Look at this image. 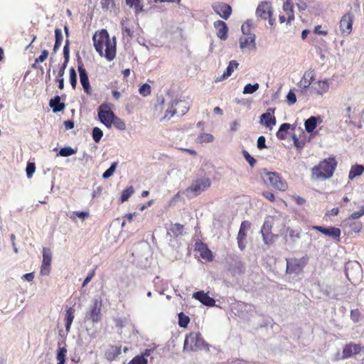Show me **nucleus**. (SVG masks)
Wrapping results in <instances>:
<instances>
[{
	"instance_id": "4",
	"label": "nucleus",
	"mask_w": 364,
	"mask_h": 364,
	"mask_svg": "<svg viewBox=\"0 0 364 364\" xmlns=\"http://www.w3.org/2000/svg\"><path fill=\"white\" fill-rule=\"evenodd\" d=\"M189 109L188 103L185 100H173L171 101L165 112L164 119H170L174 115L183 116Z\"/></svg>"
},
{
	"instance_id": "32",
	"label": "nucleus",
	"mask_w": 364,
	"mask_h": 364,
	"mask_svg": "<svg viewBox=\"0 0 364 364\" xmlns=\"http://www.w3.org/2000/svg\"><path fill=\"white\" fill-rule=\"evenodd\" d=\"M75 310L70 307L66 311L65 315V330L68 333L70 330L72 323L74 319Z\"/></svg>"
},
{
	"instance_id": "36",
	"label": "nucleus",
	"mask_w": 364,
	"mask_h": 364,
	"mask_svg": "<svg viewBox=\"0 0 364 364\" xmlns=\"http://www.w3.org/2000/svg\"><path fill=\"white\" fill-rule=\"evenodd\" d=\"M289 230V240L291 243H295L300 238V232L299 230L288 229Z\"/></svg>"
},
{
	"instance_id": "6",
	"label": "nucleus",
	"mask_w": 364,
	"mask_h": 364,
	"mask_svg": "<svg viewBox=\"0 0 364 364\" xmlns=\"http://www.w3.org/2000/svg\"><path fill=\"white\" fill-rule=\"evenodd\" d=\"M286 272L289 274H299L302 272L304 267L307 264L309 257L305 255L301 258H289L287 259Z\"/></svg>"
},
{
	"instance_id": "54",
	"label": "nucleus",
	"mask_w": 364,
	"mask_h": 364,
	"mask_svg": "<svg viewBox=\"0 0 364 364\" xmlns=\"http://www.w3.org/2000/svg\"><path fill=\"white\" fill-rule=\"evenodd\" d=\"M55 43L62 44L63 36L62 33V31L60 28H56L55 30Z\"/></svg>"
},
{
	"instance_id": "42",
	"label": "nucleus",
	"mask_w": 364,
	"mask_h": 364,
	"mask_svg": "<svg viewBox=\"0 0 364 364\" xmlns=\"http://www.w3.org/2000/svg\"><path fill=\"white\" fill-rule=\"evenodd\" d=\"M117 165H118V163H117V162H116V161H115V162H113V163L111 164L110 167H109L108 169H107V170L103 173V174H102V178H103L104 179H107V178H109L110 176H112L113 175L114 172L115 171V169H116V168H117Z\"/></svg>"
},
{
	"instance_id": "16",
	"label": "nucleus",
	"mask_w": 364,
	"mask_h": 364,
	"mask_svg": "<svg viewBox=\"0 0 364 364\" xmlns=\"http://www.w3.org/2000/svg\"><path fill=\"white\" fill-rule=\"evenodd\" d=\"M275 111V108H268L265 113L260 116V124L267 127L272 128V126L276 124V118L272 116Z\"/></svg>"
},
{
	"instance_id": "33",
	"label": "nucleus",
	"mask_w": 364,
	"mask_h": 364,
	"mask_svg": "<svg viewBox=\"0 0 364 364\" xmlns=\"http://www.w3.org/2000/svg\"><path fill=\"white\" fill-rule=\"evenodd\" d=\"M318 95H323L329 89V84L327 80H320L317 82L314 87Z\"/></svg>"
},
{
	"instance_id": "17",
	"label": "nucleus",
	"mask_w": 364,
	"mask_h": 364,
	"mask_svg": "<svg viewBox=\"0 0 364 364\" xmlns=\"http://www.w3.org/2000/svg\"><path fill=\"white\" fill-rule=\"evenodd\" d=\"M193 298L198 300L203 305L207 306H214L215 305V301L213 298L210 297L207 293L203 291H198L193 294Z\"/></svg>"
},
{
	"instance_id": "29",
	"label": "nucleus",
	"mask_w": 364,
	"mask_h": 364,
	"mask_svg": "<svg viewBox=\"0 0 364 364\" xmlns=\"http://www.w3.org/2000/svg\"><path fill=\"white\" fill-rule=\"evenodd\" d=\"M255 27V22L252 19L247 20L241 26V31L244 36H248L255 35L252 33V28Z\"/></svg>"
},
{
	"instance_id": "50",
	"label": "nucleus",
	"mask_w": 364,
	"mask_h": 364,
	"mask_svg": "<svg viewBox=\"0 0 364 364\" xmlns=\"http://www.w3.org/2000/svg\"><path fill=\"white\" fill-rule=\"evenodd\" d=\"M128 364H147V359L142 355H136Z\"/></svg>"
},
{
	"instance_id": "59",
	"label": "nucleus",
	"mask_w": 364,
	"mask_h": 364,
	"mask_svg": "<svg viewBox=\"0 0 364 364\" xmlns=\"http://www.w3.org/2000/svg\"><path fill=\"white\" fill-rule=\"evenodd\" d=\"M48 55V51L47 50H43L41 52V54L38 58H37L35 60L36 63H43Z\"/></svg>"
},
{
	"instance_id": "22",
	"label": "nucleus",
	"mask_w": 364,
	"mask_h": 364,
	"mask_svg": "<svg viewBox=\"0 0 364 364\" xmlns=\"http://www.w3.org/2000/svg\"><path fill=\"white\" fill-rule=\"evenodd\" d=\"M215 11L223 19L227 20L231 13L232 8L229 4H222L214 7Z\"/></svg>"
},
{
	"instance_id": "23",
	"label": "nucleus",
	"mask_w": 364,
	"mask_h": 364,
	"mask_svg": "<svg viewBox=\"0 0 364 364\" xmlns=\"http://www.w3.org/2000/svg\"><path fill=\"white\" fill-rule=\"evenodd\" d=\"M70 41L68 39L65 41V44L63 47V56H64V63H63L60 69L58 71V76L62 77L64 75L65 70L67 67L68 63L70 59V49H69Z\"/></svg>"
},
{
	"instance_id": "45",
	"label": "nucleus",
	"mask_w": 364,
	"mask_h": 364,
	"mask_svg": "<svg viewBox=\"0 0 364 364\" xmlns=\"http://www.w3.org/2000/svg\"><path fill=\"white\" fill-rule=\"evenodd\" d=\"M67 350L65 348H60L57 353V360H58V364H64L65 360Z\"/></svg>"
},
{
	"instance_id": "31",
	"label": "nucleus",
	"mask_w": 364,
	"mask_h": 364,
	"mask_svg": "<svg viewBox=\"0 0 364 364\" xmlns=\"http://www.w3.org/2000/svg\"><path fill=\"white\" fill-rule=\"evenodd\" d=\"M198 249L200 252V257L208 261L213 259V255L211 251L203 244L198 245Z\"/></svg>"
},
{
	"instance_id": "7",
	"label": "nucleus",
	"mask_w": 364,
	"mask_h": 364,
	"mask_svg": "<svg viewBox=\"0 0 364 364\" xmlns=\"http://www.w3.org/2000/svg\"><path fill=\"white\" fill-rule=\"evenodd\" d=\"M102 301L97 298L92 300V304L87 311L85 320L92 321L93 323H98L102 318Z\"/></svg>"
},
{
	"instance_id": "13",
	"label": "nucleus",
	"mask_w": 364,
	"mask_h": 364,
	"mask_svg": "<svg viewBox=\"0 0 364 364\" xmlns=\"http://www.w3.org/2000/svg\"><path fill=\"white\" fill-rule=\"evenodd\" d=\"M361 351L364 353V346L350 342L346 344L343 348L341 359H348L354 355L358 354Z\"/></svg>"
},
{
	"instance_id": "25",
	"label": "nucleus",
	"mask_w": 364,
	"mask_h": 364,
	"mask_svg": "<svg viewBox=\"0 0 364 364\" xmlns=\"http://www.w3.org/2000/svg\"><path fill=\"white\" fill-rule=\"evenodd\" d=\"M320 117L312 116L307 119L304 122L305 129L308 133L312 132L316 127L318 122H321Z\"/></svg>"
},
{
	"instance_id": "60",
	"label": "nucleus",
	"mask_w": 364,
	"mask_h": 364,
	"mask_svg": "<svg viewBox=\"0 0 364 364\" xmlns=\"http://www.w3.org/2000/svg\"><path fill=\"white\" fill-rule=\"evenodd\" d=\"M283 9L285 12H287V14H289V13H292L293 10H292V5L290 2L289 0H287L284 5H283Z\"/></svg>"
},
{
	"instance_id": "38",
	"label": "nucleus",
	"mask_w": 364,
	"mask_h": 364,
	"mask_svg": "<svg viewBox=\"0 0 364 364\" xmlns=\"http://www.w3.org/2000/svg\"><path fill=\"white\" fill-rule=\"evenodd\" d=\"M134 193V188L132 186H129V188L124 189L121 196V203H124L127 201Z\"/></svg>"
},
{
	"instance_id": "3",
	"label": "nucleus",
	"mask_w": 364,
	"mask_h": 364,
	"mask_svg": "<svg viewBox=\"0 0 364 364\" xmlns=\"http://www.w3.org/2000/svg\"><path fill=\"white\" fill-rule=\"evenodd\" d=\"M337 162L333 158H328L320 162L318 166L312 168V176L316 179L331 178L336 169Z\"/></svg>"
},
{
	"instance_id": "21",
	"label": "nucleus",
	"mask_w": 364,
	"mask_h": 364,
	"mask_svg": "<svg viewBox=\"0 0 364 364\" xmlns=\"http://www.w3.org/2000/svg\"><path fill=\"white\" fill-rule=\"evenodd\" d=\"M214 27L215 28L217 36L221 40H226L228 38V26L227 24L220 20L216 21L214 23Z\"/></svg>"
},
{
	"instance_id": "19",
	"label": "nucleus",
	"mask_w": 364,
	"mask_h": 364,
	"mask_svg": "<svg viewBox=\"0 0 364 364\" xmlns=\"http://www.w3.org/2000/svg\"><path fill=\"white\" fill-rule=\"evenodd\" d=\"M353 19L350 14H345L341 19L340 28L343 33L348 35L352 31Z\"/></svg>"
},
{
	"instance_id": "30",
	"label": "nucleus",
	"mask_w": 364,
	"mask_h": 364,
	"mask_svg": "<svg viewBox=\"0 0 364 364\" xmlns=\"http://www.w3.org/2000/svg\"><path fill=\"white\" fill-rule=\"evenodd\" d=\"M364 172V166L363 165L352 166L348 174V178L353 180L354 178L362 175Z\"/></svg>"
},
{
	"instance_id": "18",
	"label": "nucleus",
	"mask_w": 364,
	"mask_h": 364,
	"mask_svg": "<svg viewBox=\"0 0 364 364\" xmlns=\"http://www.w3.org/2000/svg\"><path fill=\"white\" fill-rule=\"evenodd\" d=\"M315 71L314 70H309L304 73L298 85L301 89L308 88L311 82L314 80Z\"/></svg>"
},
{
	"instance_id": "39",
	"label": "nucleus",
	"mask_w": 364,
	"mask_h": 364,
	"mask_svg": "<svg viewBox=\"0 0 364 364\" xmlns=\"http://www.w3.org/2000/svg\"><path fill=\"white\" fill-rule=\"evenodd\" d=\"M178 316V325L181 327L186 328L190 321L189 317L188 316H186V314H184L183 312L179 313Z\"/></svg>"
},
{
	"instance_id": "51",
	"label": "nucleus",
	"mask_w": 364,
	"mask_h": 364,
	"mask_svg": "<svg viewBox=\"0 0 364 364\" xmlns=\"http://www.w3.org/2000/svg\"><path fill=\"white\" fill-rule=\"evenodd\" d=\"M350 228L352 231L359 232L363 228V225L359 221H355L350 223Z\"/></svg>"
},
{
	"instance_id": "14",
	"label": "nucleus",
	"mask_w": 364,
	"mask_h": 364,
	"mask_svg": "<svg viewBox=\"0 0 364 364\" xmlns=\"http://www.w3.org/2000/svg\"><path fill=\"white\" fill-rule=\"evenodd\" d=\"M255 14L262 19H267L268 16L273 14L271 4L267 1L261 2L257 6Z\"/></svg>"
},
{
	"instance_id": "57",
	"label": "nucleus",
	"mask_w": 364,
	"mask_h": 364,
	"mask_svg": "<svg viewBox=\"0 0 364 364\" xmlns=\"http://www.w3.org/2000/svg\"><path fill=\"white\" fill-rule=\"evenodd\" d=\"M292 139H293L294 146L297 149H301L304 146L305 142L304 141L299 140V139L297 138V136L296 135H293Z\"/></svg>"
},
{
	"instance_id": "9",
	"label": "nucleus",
	"mask_w": 364,
	"mask_h": 364,
	"mask_svg": "<svg viewBox=\"0 0 364 364\" xmlns=\"http://www.w3.org/2000/svg\"><path fill=\"white\" fill-rule=\"evenodd\" d=\"M211 181L208 177H202L193 181L192 184L189 186L186 191L191 192L194 196L200 194L210 186Z\"/></svg>"
},
{
	"instance_id": "1",
	"label": "nucleus",
	"mask_w": 364,
	"mask_h": 364,
	"mask_svg": "<svg viewBox=\"0 0 364 364\" xmlns=\"http://www.w3.org/2000/svg\"><path fill=\"white\" fill-rule=\"evenodd\" d=\"M286 227V218L281 214L269 215L265 218L260 230L264 244L272 245L274 238L282 233Z\"/></svg>"
},
{
	"instance_id": "35",
	"label": "nucleus",
	"mask_w": 364,
	"mask_h": 364,
	"mask_svg": "<svg viewBox=\"0 0 364 364\" xmlns=\"http://www.w3.org/2000/svg\"><path fill=\"white\" fill-rule=\"evenodd\" d=\"M77 152L76 149H73L70 146H66L60 149L57 156L68 157L72 156Z\"/></svg>"
},
{
	"instance_id": "55",
	"label": "nucleus",
	"mask_w": 364,
	"mask_h": 364,
	"mask_svg": "<svg viewBox=\"0 0 364 364\" xmlns=\"http://www.w3.org/2000/svg\"><path fill=\"white\" fill-rule=\"evenodd\" d=\"M364 215V208L362 207L360 210L353 212L348 218L349 220H356Z\"/></svg>"
},
{
	"instance_id": "12",
	"label": "nucleus",
	"mask_w": 364,
	"mask_h": 364,
	"mask_svg": "<svg viewBox=\"0 0 364 364\" xmlns=\"http://www.w3.org/2000/svg\"><path fill=\"white\" fill-rule=\"evenodd\" d=\"M77 70L79 72L80 83L83 87L84 91L87 95H91L92 89L90 85L88 75L80 58H78Z\"/></svg>"
},
{
	"instance_id": "49",
	"label": "nucleus",
	"mask_w": 364,
	"mask_h": 364,
	"mask_svg": "<svg viewBox=\"0 0 364 364\" xmlns=\"http://www.w3.org/2000/svg\"><path fill=\"white\" fill-rule=\"evenodd\" d=\"M139 92L142 96L146 97L151 93V86L144 83L140 87Z\"/></svg>"
},
{
	"instance_id": "40",
	"label": "nucleus",
	"mask_w": 364,
	"mask_h": 364,
	"mask_svg": "<svg viewBox=\"0 0 364 364\" xmlns=\"http://www.w3.org/2000/svg\"><path fill=\"white\" fill-rule=\"evenodd\" d=\"M126 3L129 6L134 8L136 13L143 9L142 6L140 5V0H126Z\"/></svg>"
},
{
	"instance_id": "43",
	"label": "nucleus",
	"mask_w": 364,
	"mask_h": 364,
	"mask_svg": "<svg viewBox=\"0 0 364 364\" xmlns=\"http://www.w3.org/2000/svg\"><path fill=\"white\" fill-rule=\"evenodd\" d=\"M92 136L93 140L96 143H98L103 136V132L99 127H94L92 129Z\"/></svg>"
},
{
	"instance_id": "2",
	"label": "nucleus",
	"mask_w": 364,
	"mask_h": 364,
	"mask_svg": "<svg viewBox=\"0 0 364 364\" xmlns=\"http://www.w3.org/2000/svg\"><path fill=\"white\" fill-rule=\"evenodd\" d=\"M94 47L100 56H105L107 60H112L116 56V38L110 39L105 29L95 33L92 37Z\"/></svg>"
},
{
	"instance_id": "28",
	"label": "nucleus",
	"mask_w": 364,
	"mask_h": 364,
	"mask_svg": "<svg viewBox=\"0 0 364 364\" xmlns=\"http://www.w3.org/2000/svg\"><path fill=\"white\" fill-rule=\"evenodd\" d=\"M250 227H251V223L250 222H248L247 220L242 222L240 227L237 240H244L247 237L246 232L250 228Z\"/></svg>"
},
{
	"instance_id": "20",
	"label": "nucleus",
	"mask_w": 364,
	"mask_h": 364,
	"mask_svg": "<svg viewBox=\"0 0 364 364\" xmlns=\"http://www.w3.org/2000/svg\"><path fill=\"white\" fill-rule=\"evenodd\" d=\"M255 35H250L248 36L240 37V48L243 50L245 48L254 49L256 48L255 43Z\"/></svg>"
},
{
	"instance_id": "15",
	"label": "nucleus",
	"mask_w": 364,
	"mask_h": 364,
	"mask_svg": "<svg viewBox=\"0 0 364 364\" xmlns=\"http://www.w3.org/2000/svg\"><path fill=\"white\" fill-rule=\"evenodd\" d=\"M313 229L316 230L325 235L331 237L333 240L338 241L341 236V230L336 227L324 228L322 226H314Z\"/></svg>"
},
{
	"instance_id": "44",
	"label": "nucleus",
	"mask_w": 364,
	"mask_h": 364,
	"mask_svg": "<svg viewBox=\"0 0 364 364\" xmlns=\"http://www.w3.org/2000/svg\"><path fill=\"white\" fill-rule=\"evenodd\" d=\"M259 84L255 83L254 85L247 84L243 89L244 94H252L255 92L259 89Z\"/></svg>"
},
{
	"instance_id": "53",
	"label": "nucleus",
	"mask_w": 364,
	"mask_h": 364,
	"mask_svg": "<svg viewBox=\"0 0 364 364\" xmlns=\"http://www.w3.org/2000/svg\"><path fill=\"white\" fill-rule=\"evenodd\" d=\"M36 171V166L33 163H28L26 168L28 178H31Z\"/></svg>"
},
{
	"instance_id": "5",
	"label": "nucleus",
	"mask_w": 364,
	"mask_h": 364,
	"mask_svg": "<svg viewBox=\"0 0 364 364\" xmlns=\"http://www.w3.org/2000/svg\"><path fill=\"white\" fill-rule=\"evenodd\" d=\"M205 342L198 332H191L186 336L183 345L185 350L197 351L204 348Z\"/></svg>"
},
{
	"instance_id": "37",
	"label": "nucleus",
	"mask_w": 364,
	"mask_h": 364,
	"mask_svg": "<svg viewBox=\"0 0 364 364\" xmlns=\"http://www.w3.org/2000/svg\"><path fill=\"white\" fill-rule=\"evenodd\" d=\"M214 139L213 136L211 134L208 133H202L200 134L196 139L197 143H204V142H212Z\"/></svg>"
},
{
	"instance_id": "61",
	"label": "nucleus",
	"mask_w": 364,
	"mask_h": 364,
	"mask_svg": "<svg viewBox=\"0 0 364 364\" xmlns=\"http://www.w3.org/2000/svg\"><path fill=\"white\" fill-rule=\"evenodd\" d=\"M95 275V270H92L91 272H90L85 279H84V282L82 283V287H85L92 279V277Z\"/></svg>"
},
{
	"instance_id": "27",
	"label": "nucleus",
	"mask_w": 364,
	"mask_h": 364,
	"mask_svg": "<svg viewBox=\"0 0 364 364\" xmlns=\"http://www.w3.org/2000/svg\"><path fill=\"white\" fill-rule=\"evenodd\" d=\"M121 353V346H111L105 352L108 360H114Z\"/></svg>"
},
{
	"instance_id": "34",
	"label": "nucleus",
	"mask_w": 364,
	"mask_h": 364,
	"mask_svg": "<svg viewBox=\"0 0 364 364\" xmlns=\"http://www.w3.org/2000/svg\"><path fill=\"white\" fill-rule=\"evenodd\" d=\"M291 125L289 123H283L281 124L276 135L279 139H285L287 137V132L291 128Z\"/></svg>"
},
{
	"instance_id": "64",
	"label": "nucleus",
	"mask_w": 364,
	"mask_h": 364,
	"mask_svg": "<svg viewBox=\"0 0 364 364\" xmlns=\"http://www.w3.org/2000/svg\"><path fill=\"white\" fill-rule=\"evenodd\" d=\"M240 122L237 120L232 122L231 124H230V130L232 132H235L238 129L239 127H240Z\"/></svg>"
},
{
	"instance_id": "58",
	"label": "nucleus",
	"mask_w": 364,
	"mask_h": 364,
	"mask_svg": "<svg viewBox=\"0 0 364 364\" xmlns=\"http://www.w3.org/2000/svg\"><path fill=\"white\" fill-rule=\"evenodd\" d=\"M266 139L264 136H259L257 139V146L259 149H262L266 147Z\"/></svg>"
},
{
	"instance_id": "41",
	"label": "nucleus",
	"mask_w": 364,
	"mask_h": 364,
	"mask_svg": "<svg viewBox=\"0 0 364 364\" xmlns=\"http://www.w3.org/2000/svg\"><path fill=\"white\" fill-rule=\"evenodd\" d=\"M183 230V225L179 223H175L171 225L169 231L171 232L176 237L182 234Z\"/></svg>"
},
{
	"instance_id": "26",
	"label": "nucleus",
	"mask_w": 364,
	"mask_h": 364,
	"mask_svg": "<svg viewBox=\"0 0 364 364\" xmlns=\"http://www.w3.org/2000/svg\"><path fill=\"white\" fill-rule=\"evenodd\" d=\"M50 107L53 109V112H61L65 109V104L60 102V97L56 95L49 102Z\"/></svg>"
},
{
	"instance_id": "8",
	"label": "nucleus",
	"mask_w": 364,
	"mask_h": 364,
	"mask_svg": "<svg viewBox=\"0 0 364 364\" xmlns=\"http://www.w3.org/2000/svg\"><path fill=\"white\" fill-rule=\"evenodd\" d=\"M262 178L266 184L270 185L279 191H284L287 188V183L282 181L278 173L275 172H264Z\"/></svg>"
},
{
	"instance_id": "47",
	"label": "nucleus",
	"mask_w": 364,
	"mask_h": 364,
	"mask_svg": "<svg viewBox=\"0 0 364 364\" xmlns=\"http://www.w3.org/2000/svg\"><path fill=\"white\" fill-rule=\"evenodd\" d=\"M112 124L119 130H124L126 129L125 123L120 118L115 116L113 119Z\"/></svg>"
},
{
	"instance_id": "48",
	"label": "nucleus",
	"mask_w": 364,
	"mask_h": 364,
	"mask_svg": "<svg viewBox=\"0 0 364 364\" xmlns=\"http://www.w3.org/2000/svg\"><path fill=\"white\" fill-rule=\"evenodd\" d=\"M70 82L73 89H75L77 85V73L73 68L70 69Z\"/></svg>"
},
{
	"instance_id": "62",
	"label": "nucleus",
	"mask_w": 364,
	"mask_h": 364,
	"mask_svg": "<svg viewBox=\"0 0 364 364\" xmlns=\"http://www.w3.org/2000/svg\"><path fill=\"white\" fill-rule=\"evenodd\" d=\"M73 213L74 215L82 219H85V218H87L89 216V213L85 211H75Z\"/></svg>"
},
{
	"instance_id": "10",
	"label": "nucleus",
	"mask_w": 364,
	"mask_h": 364,
	"mask_svg": "<svg viewBox=\"0 0 364 364\" xmlns=\"http://www.w3.org/2000/svg\"><path fill=\"white\" fill-rule=\"evenodd\" d=\"M98 117L102 123L107 127H111L115 114L111 111L107 104L103 103L98 109Z\"/></svg>"
},
{
	"instance_id": "24",
	"label": "nucleus",
	"mask_w": 364,
	"mask_h": 364,
	"mask_svg": "<svg viewBox=\"0 0 364 364\" xmlns=\"http://www.w3.org/2000/svg\"><path fill=\"white\" fill-rule=\"evenodd\" d=\"M239 63L236 60H231L229 63L226 70L220 77L215 79V82H220L230 77L235 69L237 68Z\"/></svg>"
},
{
	"instance_id": "52",
	"label": "nucleus",
	"mask_w": 364,
	"mask_h": 364,
	"mask_svg": "<svg viewBox=\"0 0 364 364\" xmlns=\"http://www.w3.org/2000/svg\"><path fill=\"white\" fill-rule=\"evenodd\" d=\"M243 156L250 166L253 167L256 164V160L247 151H243Z\"/></svg>"
},
{
	"instance_id": "56",
	"label": "nucleus",
	"mask_w": 364,
	"mask_h": 364,
	"mask_svg": "<svg viewBox=\"0 0 364 364\" xmlns=\"http://www.w3.org/2000/svg\"><path fill=\"white\" fill-rule=\"evenodd\" d=\"M287 102L289 105H293L296 101V97L294 92L290 90L287 96Z\"/></svg>"
},
{
	"instance_id": "63",
	"label": "nucleus",
	"mask_w": 364,
	"mask_h": 364,
	"mask_svg": "<svg viewBox=\"0 0 364 364\" xmlns=\"http://www.w3.org/2000/svg\"><path fill=\"white\" fill-rule=\"evenodd\" d=\"M22 279L28 282H32L34 279V273H26L23 275Z\"/></svg>"
},
{
	"instance_id": "11",
	"label": "nucleus",
	"mask_w": 364,
	"mask_h": 364,
	"mask_svg": "<svg viewBox=\"0 0 364 364\" xmlns=\"http://www.w3.org/2000/svg\"><path fill=\"white\" fill-rule=\"evenodd\" d=\"M52 261V252L50 248L43 247V261L41 267V274L47 276L50 272V264Z\"/></svg>"
},
{
	"instance_id": "46",
	"label": "nucleus",
	"mask_w": 364,
	"mask_h": 364,
	"mask_svg": "<svg viewBox=\"0 0 364 364\" xmlns=\"http://www.w3.org/2000/svg\"><path fill=\"white\" fill-rule=\"evenodd\" d=\"M350 318L354 323H358L362 320L363 315L358 309H353L350 311Z\"/></svg>"
}]
</instances>
